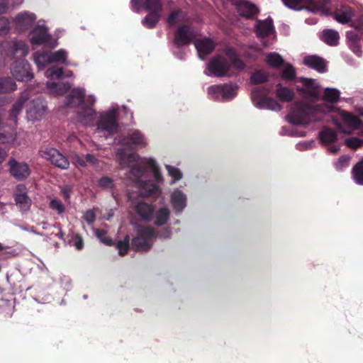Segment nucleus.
Listing matches in <instances>:
<instances>
[{"label": "nucleus", "instance_id": "1", "mask_svg": "<svg viewBox=\"0 0 363 363\" xmlns=\"http://www.w3.org/2000/svg\"><path fill=\"white\" fill-rule=\"evenodd\" d=\"M2 47L6 49V55L17 58L12 65L11 74L18 80L28 82L33 78L30 66L24 59L28 52V45L23 41H10L2 44Z\"/></svg>", "mask_w": 363, "mask_h": 363}, {"label": "nucleus", "instance_id": "2", "mask_svg": "<svg viewBox=\"0 0 363 363\" xmlns=\"http://www.w3.org/2000/svg\"><path fill=\"white\" fill-rule=\"evenodd\" d=\"M94 104V101L92 99L85 101V91L80 88L73 89L66 96L65 100L67 107L79 108L77 114L83 125L94 121L96 116V111L93 108Z\"/></svg>", "mask_w": 363, "mask_h": 363}, {"label": "nucleus", "instance_id": "3", "mask_svg": "<svg viewBox=\"0 0 363 363\" xmlns=\"http://www.w3.org/2000/svg\"><path fill=\"white\" fill-rule=\"evenodd\" d=\"M333 110V106L327 104H299L289 114V121L294 125H306L311 121H320L324 114Z\"/></svg>", "mask_w": 363, "mask_h": 363}, {"label": "nucleus", "instance_id": "4", "mask_svg": "<svg viewBox=\"0 0 363 363\" xmlns=\"http://www.w3.org/2000/svg\"><path fill=\"white\" fill-rule=\"evenodd\" d=\"M157 238V232L151 226L138 227L136 235L131 240L132 248L136 252H147L152 246V240Z\"/></svg>", "mask_w": 363, "mask_h": 363}, {"label": "nucleus", "instance_id": "5", "mask_svg": "<svg viewBox=\"0 0 363 363\" xmlns=\"http://www.w3.org/2000/svg\"><path fill=\"white\" fill-rule=\"evenodd\" d=\"M269 88L266 86H257L251 93L253 104L258 108L269 109L275 111L281 110L282 106L275 99L268 97Z\"/></svg>", "mask_w": 363, "mask_h": 363}, {"label": "nucleus", "instance_id": "6", "mask_svg": "<svg viewBox=\"0 0 363 363\" xmlns=\"http://www.w3.org/2000/svg\"><path fill=\"white\" fill-rule=\"evenodd\" d=\"M40 154L42 157L60 169H67L69 167L67 158L55 148L43 147L40 150Z\"/></svg>", "mask_w": 363, "mask_h": 363}, {"label": "nucleus", "instance_id": "7", "mask_svg": "<svg viewBox=\"0 0 363 363\" xmlns=\"http://www.w3.org/2000/svg\"><path fill=\"white\" fill-rule=\"evenodd\" d=\"M230 64L229 61L220 55L213 57L208 62L207 69L209 75L217 77L227 76L230 71Z\"/></svg>", "mask_w": 363, "mask_h": 363}, {"label": "nucleus", "instance_id": "8", "mask_svg": "<svg viewBox=\"0 0 363 363\" xmlns=\"http://www.w3.org/2000/svg\"><path fill=\"white\" fill-rule=\"evenodd\" d=\"M196 38V33L189 25L179 26L174 33V43L177 47L189 45Z\"/></svg>", "mask_w": 363, "mask_h": 363}, {"label": "nucleus", "instance_id": "9", "mask_svg": "<svg viewBox=\"0 0 363 363\" xmlns=\"http://www.w3.org/2000/svg\"><path fill=\"white\" fill-rule=\"evenodd\" d=\"M117 113L115 111H109L102 113L97 123V128L105 130L109 134L118 130Z\"/></svg>", "mask_w": 363, "mask_h": 363}, {"label": "nucleus", "instance_id": "10", "mask_svg": "<svg viewBox=\"0 0 363 363\" xmlns=\"http://www.w3.org/2000/svg\"><path fill=\"white\" fill-rule=\"evenodd\" d=\"M13 199L16 206L21 212L26 213L30 211L32 205V200L28 196L25 185H17L13 193Z\"/></svg>", "mask_w": 363, "mask_h": 363}, {"label": "nucleus", "instance_id": "11", "mask_svg": "<svg viewBox=\"0 0 363 363\" xmlns=\"http://www.w3.org/2000/svg\"><path fill=\"white\" fill-rule=\"evenodd\" d=\"M9 172L18 181H23L27 179L30 169L28 164L26 162H19L14 158H11L8 162Z\"/></svg>", "mask_w": 363, "mask_h": 363}, {"label": "nucleus", "instance_id": "12", "mask_svg": "<svg viewBox=\"0 0 363 363\" xmlns=\"http://www.w3.org/2000/svg\"><path fill=\"white\" fill-rule=\"evenodd\" d=\"M237 89L238 86L232 84L212 85L208 88V93L216 98L221 95L223 99H232L236 94Z\"/></svg>", "mask_w": 363, "mask_h": 363}, {"label": "nucleus", "instance_id": "13", "mask_svg": "<svg viewBox=\"0 0 363 363\" xmlns=\"http://www.w3.org/2000/svg\"><path fill=\"white\" fill-rule=\"evenodd\" d=\"M35 15L28 12L18 13L13 19L16 29L18 31H25L30 28L35 21Z\"/></svg>", "mask_w": 363, "mask_h": 363}, {"label": "nucleus", "instance_id": "14", "mask_svg": "<svg viewBox=\"0 0 363 363\" xmlns=\"http://www.w3.org/2000/svg\"><path fill=\"white\" fill-rule=\"evenodd\" d=\"M354 15V10L347 5H340L333 13V18L342 24L351 22Z\"/></svg>", "mask_w": 363, "mask_h": 363}, {"label": "nucleus", "instance_id": "15", "mask_svg": "<svg viewBox=\"0 0 363 363\" xmlns=\"http://www.w3.org/2000/svg\"><path fill=\"white\" fill-rule=\"evenodd\" d=\"M194 45L198 51L199 57L202 60H203L206 55H210L216 47L214 42L207 38L196 40Z\"/></svg>", "mask_w": 363, "mask_h": 363}, {"label": "nucleus", "instance_id": "16", "mask_svg": "<svg viewBox=\"0 0 363 363\" xmlns=\"http://www.w3.org/2000/svg\"><path fill=\"white\" fill-rule=\"evenodd\" d=\"M303 64L320 73L325 72L327 70L325 61L323 58L317 55H308L305 57Z\"/></svg>", "mask_w": 363, "mask_h": 363}, {"label": "nucleus", "instance_id": "17", "mask_svg": "<svg viewBox=\"0 0 363 363\" xmlns=\"http://www.w3.org/2000/svg\"><path fill=\"white\" fill-rule=\"evenodd\" d=\"M235 6L239 14L246 18H251L258 13L257 6L247 1L237 2Z\"/></svg>", "mask_w": 363, "mask_h": 363}, {"label": "nucleus", "instance_id": "18", "mask_svg": "<svg viewBox=\"0 0 363 363\" xmlns=\"http://www.w3.org/2000/svg\"><path fill=\"white\" fill-rule=\"evenodd\" d=\"M135 212L144 221H150L153 217L154 208L152 205L140 201L135 206Z\"/></svg>", "mask_w": 363, "mask_h": 363}, {"label": "nucleus", "instance_id": "19", "mask_svg": "<svg viewBox=\"0 0 363 363\" xmlns=\"http://www.w3.org/2000/svg\"><path fill=\"white\" fill-rule=\"evenodd\" d=\"M50 36L44 27H38L31 33L30 42L33 45H42L47 43Z\"/></svg>", "mask_w": 363, "mask_h": 363}, {"label": "nucleus", "instance_id": "20", "mask_svg": "<svg viewBox=\"0 0 363 363\" xmlns=\"http://www.w3.org/2000/svg\"><path fill=\"white\" fill-rule=\"evenodd\" d=\"M171 203L177 212H182L186 205V196L181 190H175L172 194Z\"/></svg>", "mask_w": 363, "mask_h": 363}, {"label": "nucleus", "instance_id": "21", "mask_svg": "<svg viewBox=\"0 0 363 363\" xmlns=\"http://www.w3.org/2000/svg\"><path fill=\"white\" fill-rule=\"evenodd\" d=\"M342 118L343 122L350 128L357 130L363 126L362 121L352 113L344 111L342 114Z\"/></svg>", "mask_w": 363, "mask_h": 363}, {"label": "nucleus", "instance_id": "22", "mask_svg": "<svg viewBox=\"0 0 363 363\" xmlns=\"http://www.w3.org/2000/svg\"><path fill=\"white\" fill-rule=\"evenodd\" d=\"M274 30L272 20L259 21L256 27V33L259 38L268 36Z\"/></svg>", "mask_w": 363, "mask_h": 363}, {"label": "nucleus", "instance_id": "23", "mask_svg": "<svg viewBox=\"0 0 363 363\" xmlns=\"http://www.w3.org/2000/svg\"><path fill=\"white\" fill-rule=\"evenodd\" d=\"M225 55L229 60L230 66L233 65L234 69L241 71L245 67V62L240 58L236 52L232 49L228 48L225 51Z\"/></svg>", "mask_w": 363, "mask_h": 363}, {"label": "nucleus", "instance_id": "24", "mask_svg": "<svg viewBox=\"0 0 363 363\" xmlns=\"http://www.w3.org/2000/svg\"><path fill=\"white\" fill-rule=\"evenodd\" d=\"M339 39V33L335 30L325 29L323 31L321 40L330 46H337Z\"/></svg>", "mask_w": 363, "mask_h": 363}, {"label": "nucleus", "instance_id": "25", "mask_svg": "<svg viewBox=\"0 0 363 363\" xmlns=\"http://www.w3.org/2000/svg\"><path fill=\"white\" fill-rule=\"evenodd\" d=\"M277 86L276 96L281 101L290 102L294 99V92L291 89L282 86L280 83Z\"/></svg>", "mask_w": 363, "mask_h": 363}, {"label": "nucleus", "instance_id": "26", "mask_svg": "<svg viewBox=\"0 0 363 363\" xmlns=\"http://www.w3.org/2000/svg\"><path fill=\"white\" fill-rule=\"evenodd\" d=\"M319 138L323 143H333L337 140V133L335 130L325 127L320 132Z\"/></svg>", "mask_w": 363, "mask_h": 363}, {"label": "nucleus", "instance_id": "27", "mask_svg": "<svg viewBox=\"0 0 363 363\" xmlns=\"http://www.w3.org/2000/svg\"><path fill=\"white\" fill-rule=\"evenodd\" d=\"M347 38L351 50L357 55L360 56L362 54L360 36L357 33H347Z\"/></svg>", "mask_w": 363, "mask_h": 363}, {"label": "nucleus", "instance_id": "28", "mask_svg": "<svg viewBox=\"0 0 363 363\" xmlns=\"http://www.w3.org/2000/svg\"><path fill=\"white\" fill-rule=\"evenodd\" d=\"M17 86L14 80L10 77L0 78V94H7L16 89Z\"/></svg>", "mask_w": 363, "mask_h": 363}, {"label": "nucleus", "instance_id": "29", "mask_svg": "<svg viewBox=\"0 0 363 363\" xmlns=\"http://www.w3.org/2000/svg\"><path fill=\"white\" fill-rule=\"evenodd\" d=\"M161 18V13L150 11L142 20V24L147 28H153Z\"/></svg>", "mask_w": 363, "mask_h": 363}, {"label": "nucleus", "instance_id": "30", "mask_svg": "<svg viewBox=\"0 0 363 363\" xmlns=\"http://www.w3.org/2000/svg\"><path fill=\"white\" fill-rule=\"evenodd\" d=\"M170 216V211L166 207L159 208L155 215L154 224L157 226H162L167 223Z\"/></svg>", "mask_w": 363, "mask_h": 363}, {"label": "nucleus", "instance_id": "31", "mask_svg": "<svg viewBox=\"0 0 363 363\" xmlns=\"http://www.w3.org/2000/svg\"><path fill=\"white\" fill-rule=\"evenodd\" d=\"M25 102H26V99H24L23 97L19 98L13 104L11 109L9 111V119L11 121H13L15 124L17 123L18 115L22 111Z\"/></svg>", "mask_w": 363, "mask_h": 363}, {"label": "nucleus", "instance_id": "32", "mask_svg": "<svg viewBox=\"0 0 363 363\" xmlns=\"http://www.w3.org/2000/svg\"><path fill=\"white\" fill-rule=\"evenodd\" d=\"M340 92L335 88H325L323 96L325 102L335 104L339 101Z\"/></svg>", "mask_w": 363, "mask_h": 363}, {"label": "nucleus", "instance_id": "33", "mask_svg": "<svg viewBox=\"0 0 363 363\" xmlns=\"http://www.w3.org/2000/svg\"><path fill=\"white\" fill-rule=\"evenodd\" d=\"M143 6L146 11L162 13L163 4L162 0H143Z\"/></svg>", "mask_w": 363, "mask_h": 363}, {"label": "nucleus", "instance_id": "34", "mask_svg": "<svg viewBox=\"0 0 363 363\" xmlns=\"http://www.w3.org/2000/svg\"><path fill=\"white\" fill-rule=\"evenodd\" d=\"M352 174L354 182L363 185V159L359 161L352 169Z\"/></svg>", "mask_w": 363, "mask_h": 363}, {"label": "nucleus", "instance_id": "35", "mask_svg": "<svg viewBox=\"0 0 363 363\" xmlns=\"http://www.w3.org/2000/svg\"><path fill=\"white\" fill-rule=\"evenodd\" d=\"M266 62L272 67L279 68L284 65V59L278 53L271 52L266 57Z\"/></svg>", "mask_w": 363, "mask_h": 363}, {"label": "nucleus", "instance_id": "36", "mask_svg": "<svg viewBox=\"0 0 363 363\" xmlns=\"http://www.w3.org/2000/svg\"><path fill=\"white\" fill-rule=\"evenodd\" d=\"M67 53L63 50H59L54 52H50V62H61L65 65H68L69 62L67 60Z\"/></svg>", "mask_w": 363, "mask_h": 363}, {"label": "nucleus", "instance_id": "37", "mask_svg": "<svg viewBox=\"0 0 363 363\" xmlns=\"http://www.w3.org/2000/svg\"><path fill=\"white\" fill-rule=\"evenodd\" d=\"M269 74L263 70H257L254 72L250 77V83L252 84H259L267 82Z\"/></svg>", "mask_w": 363, "mask_h": 363}, {"label": "nucleus", "instance_id": "38", "mask_svg": "<svg viewBox=\"0 0 363 363\" xmlns=\"http://www.w3.org/2000/svg\"><path fill=\"white\" fill-rule=\"evenodd\" d=\"M281 77L283 79L294 81L296 78V72L294 66L289 63L285 64Z\"/></svg>", "mask_w": 363, "mask_h": 363}, {"label": "nucleus", "instance_id": "39", "mask_svg": "<svg viewBox=\"0 0 363 363\" xmlns=\"http://www.w3.org/2000/svg\"><path fill=\"white\" fill-rule=\"evenodd\" d=\"M329 0H309V6L313 11L324 12L328 9Z\"/></svg>", "mask_w": 363, "mask_h": 363}, {"label": "nucleus", "instance_id": "40", "mask_svg": "<svg viewBox=\"0 0 363 363\" xmlns=\"http://www.w3.org/2000/svg\"><path fill=\"white\" fill-rule=\"evenodd\" d=\"M128 140L133 145L145 146L144 136L139 130H135L132 133L128 134Z\"/></svg>", "mask_w": 363, "mask_h": 363}, {"label": "nucleus", "instance_id": "41", "mask_svg": "<svg viewBox=\"0 0 363 363\" xmlns=\"http://www.w3.org/2000/svg\"><path fill=\"white\" fill-rule=\"evenodd\" d=\"M130 236L126 235L123 240L118 241L116 243V248L118 250V254L121 256H125L128 254L130 249Z\"/></svg>", "mask_w": 363, "mask_h": 363}, {"label": "nucleus", "instance_id": "42", "mask_svg": "<svg viewBox=\"0 0 363 363\" xmlns=\"http://www.w3.org/2000/svg\"><path fill=\"white\" fill-rule=\"evenodd\" d=\"M34 61L39 68H44L47 65L50 64V53L42 52L36 54L34 57Z\"/></svg>", "mask_w": 363, "mask_h": 363}, {"label": "nucleus", "instance_id": "43", "mask_svg": "<svg viewBox=\"0 0 363 363\" xmlns=\"http://www.w3.org/2000/svg\"><path fill=\"white\" fill-rule=\"evenodd\" d=\"M96 235L100 240V241L104 243L107 246H113L114 242L113 240L107 235V232L104 229H97L96 230Z\"/></svg>", "mask_w": 363, "mask_h": 363}, {"label": "nucleus", "instance_id": "44", "mask_svg": "<svg viewBox=\"0 0 363 363\" xmlns=\"http://www.w3.org/2000/svg\"><path fill=\"white\" fill-rule=\"evenodd\" d=\"M147 164L152 169L155 179L157 182H160L162 179V174L156 161L150 158L147 161Z\"/></svg>", "mask_w": 363, "mask_h": 363}, {"label": "nucleus", "instance_id": "45", "mask_svg": "<svg viewBox=\"0 0 363 363\" xmlns=\"http://www.w3.org/2000/svg\"><path fill=\"white\" fill-rule=\"evenodd\" d=\"M46 75L59 79L65 77V72L62 67L54 66L46 71Z\"/></svg>", "mask_w": 363, "mask_h": 363}, {"label": "nucleus", "instance_id": "46", "mask_svg": "<svg viewBox=\"0 0 363 363\" xmlns=\"http://www.w3.org/2000/svg\"><path fill=\"white\" fill-rule=\"evenodd\" d=\"M283 4L290 9L301 11L303 9L304 0H281Z\"/></svg>", "mask_w": 363, "mask_h": 363}, {"label": "nucleus", "instance_id": "47", "mask_svg": "<svg viewBox=\"0 0 363 363\" xmlns=\"http://www.w3.org/2000/svg\"><path fill=\"white\" fill-rule=\"evenodd\" d=\"M165 167L168 172V174L173 179L174 182L179 181L182 179V174L178 168L169 164H167Z\"/></svg>", "mask_w": 363, "mask_h": 363}, {"label": "nucleus", "instance_id": "48", "mask_svg": "<svg viewBox=\"0 0 363 363\" xmlns=\"http://www.w3.org/2000/svg\"><path fill=\"white\" fill-rule=\"evenodd\" d=\"M345 144L347 147L352 148V149H357L362 146L363 145V140L360 139L359 138L352 137L347 138L345 140Z\"/></svg>", "mask_w": 363, "mask_h": 363}, {"label": "nucleus", "instance_id": "49", "mask_svg": "<svg viewBox=\"0 0 363 363\" xmlns=\"http://www.w3.org/2000/svg\"><path fill=\"white\" fill-rule=\"evenodd\" d=\"M98 185L102 189H113L114 187L113 180L108 177H102L98 182Z\"/></svg>", "mask_w": 363, "mask_h": 363}, {"label": "nucleus", "instance_id": "50", "mask_svg": "<svg viewBox=\"0 0 363 363\" xmlns=\"http://www.w3.org/2000/svg\"><path fill=\"white\" fill-rule=\"evenodd\" d=\"M50 207L57 212L58 214H61L65 211V207L62 201L57 199H53L50 203Z\"/></svg>", "mask_w": 363, "mask_h": 363}, {"label": "nucleus", "instance_id": "51", "mask_svg": "<svg viewBox=\"0 0 363 363\" xmlns=\"http://www.w3.org/2000/svg\"><path fill=\"white\" fill-rule=\"evenodd\" d=\"M10 30V21L6 17H0V35L8 33Z\"/></svg>", "mask_w": 363, "mask_h": 363}, {"label": "nucleus", "instance_id": "52", "mask_svg": "<svg viewBox=\"0 0 363 363\" xmlns=\"http://www.w3.org/2000/svg\"><path fill=\"white\" fill-rule=\"evenodd\" d=\"M145 169L140 165L135 164L131 167L130 173L133 176H134L136 179H140L144 174Z\"/></svg>", "mask_w": 363, "mask_h": 363}, {"label": "nucleus", "instance_id": "53", "mask_svg": "<svg viewBox=\"0 0 363 363\" xmlns=\"http://www.w3.org/2000/svg\"><path fill=\"white\" fill-rule=\"evenodd\" d=\"M182 13L180 9L172 11L167 18V23L170 26H174L176 24V20Z\"/></svg>", "mask_w": 363, "mask_h": 363}, {"label": "nucleus", "instance_id": "54", "mask_svg": "<svg viewBox=\"0 0 363 363\" xmlns=\"http://www.w3.org/2000/svg\"><path fill=\"white\" fill-rule=\"evenodd\" d=\"M16 136L13 133H5L0 132V143H11L14 141Z\"/></svg>", "mask_w": 363, "mask_h": 363}, {"label": "nucleus", "instance_id": "55", "mask_svg": "<svg viewBox=\"0 0 363 363\" xmlns=\"http://www.w3.org/2000/svg\"><path fill=\"white\" fill-rule=\"evenodd\" d=\"M350 162V157L346 155L340 157L338 161L336 162L335 166L338 169H341L343 167H347Z\"/></svg>", "mask_w": 363, "mask_h": 363}, {"label": "nucleus", "instance_id": "56", "mask_svg": "<svg viewBox=\"0 0 363 363\" xmlns=\"http://www.w3.org/2000/svg\"><path fill=\"white\" fill-rule=\"evenodd\" d=\"M74 246L77 250H81L84 247V240L81 235L77 234L74 238Z\"/></svg>", "mask_w": 363, "mask_h": 363}, {"label": "nucleus", "instance_id": "57", "mask_svg": "<svg viewBox=\"0 0 363 363\" xmlns=\"http://www.w3.org/2000/svg\"><path fill=\"white\" fill-rule=\"evenodd\" d=\"M84 220L86 221L87 223L91 224L94 222L96 219V216L94 211L89 210L87 211L84 216Z\"/></svg>", "mask_w": 363, "mask_h": 363}, {"label": "nucleus", "instance_id": "58", "mask_svg": "<svg viewBox=\"0 0 363 363\" xmlns=\"http://www.w3.org/2000/svg\"><path fill=\"white\" fill-rule=\"evenodd\" d=\"M172 235V232L169 228H165L160 230L159 233H157V237L161 238H170Z\"/></svg>", "mask_w": 363, "mask_h": 363}, {"label": "nucleus", "instance_id": "59", "mask_svg": "<svg viewBox=\"0 0 363 363\" xmlns=\"http://www.w3.org/2000/svg\"><path fill=\"white\" fill-rule=\"evenodd\" d=\"M304 93L307 96L313 99H318L320 96L319 93L315 88L310 89Z\"/></svg>", "mask_w": 363, "mask_h": 363}, {"label": "nucleus", "instance_id": "60", "mask_svg": "<svg viewBox=\"0 0 363 363\" xmlns=\"http://www.w3.org/2000/svg\"><path fill=\"white\" fill-rule=\"evenodd\" d=\"M301 82L306 86L308 89L315 88L314 86V80L313 79L302 78Z\"/></svg>", "mask_w": 363, "mask_h": 363}, {"label": "nucleus", "instance_id": "61", "mask_svg": "<svg viewBox=\"0 0 363 363\" xmlns=\"http://www.w3.org/2000/svg\"><path fill=\"white\" fill-rule=\"evenodd\" d=\"M130 3L133 9L138 12L140 8V4H141L143 5V0H131Z\"/></svg>", "mask_w": 363, "mask_h": 363}, {"label": "nucleus", "instance_id": "62", "mask_svg": "<svg viewBox=\"0 0 363 363\" xmlns=\"http://www.w3.org/2000/svg\"><path fill=\"white\" fill-rule=\"evenodd\" d=\"M74 163H75L76 166H79V167H85L86 166V161H85L84 157H79V156H77L75 158Z\"/></svg>", "mask_w": 363, "mask_h": 363}, {"label": "nucleus", "instance_id": "63", "mask_svg": "<svg viewBox=\"0 0 363 363\" xmlns=\"http://www.w3.org/2000/svg\"><path fill=\"white\" fill-rule=\"evenodd\" d=\"M8 10V2L6 0H0V14L4 13Z\"/></svg>", "mask_w": 363, "mask_h": 363}, {"label": "nucleus", "instance_id": "64", "mask_svg": "<svg viewBox=\"0 0 363 363\" xmlns=\"http://www.w3.org/2000/svg\"><path fill=\"white\" fill-rule=\"evenodd\" d=\"M84 157L86 163L89 162V163H91V164H95L96 162L97 161V160L96 159L94 155H93L91 154H86Z\"/></svg>", "mask_w": 363, "mask_h": 363}]
</instances>
